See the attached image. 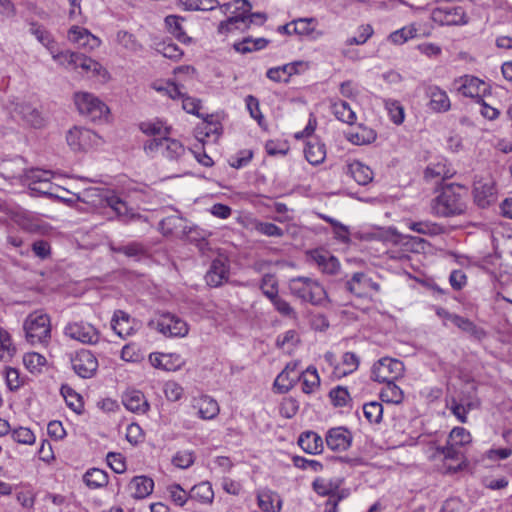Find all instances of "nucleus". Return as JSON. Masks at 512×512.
Listing matches in <instances>:
<instances>
[{
  "label": "nucleus",
  "instance_id": "1",
  "mask_svg": "<svg viewBox=\"0 0 512 512\" xmlns=\"http://www.w3.org/2000/svg\"><path fill=\"white\" fill-rule=\"evenodd\" d=\"M288 287L293 296L312 305H320L327 298V293L323 286L311 277H294L289 280Z\"/></svg>",
  "mask_w": 512,
  "mask_h": 512
},
{
  "label": "nucleus",
  "instance_id": "2",
  "mask_svg": "<svg viewBox=\"0 0 512 512\" xmlns=\"http://www.w3.org/2000/svg\"><path fill=\"white\" fill-rule=\"evenodd\" d=\"M24 330L31 344H46L51 338L50 317L42 311H35L26 318Z\"/></svg>",
  "mask_w": 512,
  "mask_h": 512
},
{
  "label": "nucleus",
  "instance_id": "3",
  "mask_svg": "<svg viewBox=\"0 0 512 512\" xmlns=\"http://www.w3.org/2000/svg\"><path fill=\"white\" fill-rule=\"evenodd\" d=\"M432 213L439 217H451L460 215L465 210V204L461 195L456 193L451 185L432 200Z\"/></svg>",
  "mask_w": 512,
  "mask_h": 512
},
{
  "label": "nucleus",
  "instance_id": "4",
  "mask_svg": "<svg viewBox=\"0 0 512 512\" xmlns=\"http://www.w3.org/2000/svg\"><path fill=\"white\" fill-rule=\"evenodd\" d=\"M148 155L160 154L170 161H179L186 155L183 144L169 137L153 138L144 144Z\"/></svg>",
  "mask_w": 512,
  "mask_h": 512
},
{
  "label": "nucleus",
  "instance_id": "5",
  "mask_svg": "<svg viewBox=\"0 0 512 512\" xmlns=\"http://www.w3.org/2000/svg\"><path fill=\"white\" fill-rule=\"evenodd\" d=\"M160 229L165 235L187 236L191 240L205 239L211 234L197 226L188 227L186 221L177 215L164 218L160 222Z\"/></svg>",
  "mask_w": 512,
  "mask_h": 512
},
{
  "label": "nucleus",
  "instance_id": "6",
  "mask_svg": "<svg viewBox=\"0 0 512 512\" xmlns=\"http://www.w3.org/2000/svg\"><path fill=\"white\" fill-rule=\"evenodd\" d=\"M151 329H155L166 337H184L188 333L187 323L178 316L164 313L152 319L148 323Z\"/></svg>",
  "mask_w": 512,
  "mask_h": 512
},
{
  "label": "nucleus",
  "instance_id": "7",
  "mask_svg": "<svg viewBox=\"0 0 512 512\" xmlns=\"http://www.w3.org/2000/svg\"><path fill=\"white\" fill-rule=\"evenodd\" d=\"M404 371L405 368L402 361L384 357L373 365L371 378L380 383L391 382L402 377Z\"/></svg>",
  "mask_w": 512,
  "mask_h": 512
},
{
  "label": "nucleus",
  "instance_id": "8",
  "mask_svg": "<svg viewBox=\"0 0 512 512\" xmlns=\"http://www.w3.org/2000/svg\"><path fill=\"white\" fill-rule=\"evenodd\" d=\"M66 337L71 340L78 341L84 345H96L101 333L92 324L84 321H71L68 322L63 330Z\"/></svg>",
  "mask_w": 512,
  "mask_h": 512
},
{
  "label": "nucleus",
  "instance_id": "9",
  "mask_svg": "<svg viewBox=\"0 0 512 512\" xmlns=\"http://www.w3.org/2000/svg\"><path fill=\"white\" fill-rule=\"evenodd\" d=\"M74 99L78 111L93 121L106 117L109 112L107 105L91 93H76Z\"/></svg>",
  "mask_w": 512,
  "mask_h": 512
},
{
  "label": "nucleus",
  "instance_id": "10",
  "mask_svg": "<svg viewBox=\"0 0 512 512\" xmlns=\"http://www.w3.org/2000/svg\"><path fill=\"white\" fill-rule=\"evenodd\" d=\"M69 147L75 152H85L101 144V138L92 130L74 126L66 135Z\"/></svg>",
  "mask_w": 512,
  "mask_h": 512
},
{
  "label": "nucleus",
  "instance_id": "11",
  "mask_svg": "<svg viewBox=\"0 0 512 512\" xmlns=\"http://www.w3.org/2000/svg\"><path fill=\"white\" fill-rule=\"evenodd\" d=\"M53 58L59 61L64 60L75 69L81 68L86 73H92L93 75L103 77L107 74V71L100 63L80 53L64 51L53 55Z\"/></svg>",
  "mask_w": 512,
  "mask_h": 512
},
{
  "label": "nucleus",
  "instance_id": "12",
  "mask_svg": "<svg viewBox=\"0 0 512 512\" xmlns=\"http://www.w3.org/2000/svg\"><path fill=\"white\" fill-rule=\"evenodd\" d=\"M345 289L357 297H367L372 291L379 292L380 285L367 273L355 272L345 281Z\"/></svg>",
  "mask_w": 512,
  "mask_h": 512
},
{
  "label": "nucleus",
  "instance_id": "13",
  "mask_svg": "<svg viewBox=\"0 0 512 512\" xmlns=\"http://www.w3.org/2000/svg\"><path fill=\"white\" fill-rule=\"evenodd\" d=\"M453 85L459 94L477 99V102L482 101V95L487 90L486 83L473 75L460 76L454 80Z\"/></svg>",
  "mask_w": 512,
  "mask_h": 512
},
{
  "label": "nucleus",
  "instance_id": "14",
  "mask_svg": "<svg viewBox=\"0 0 512 512\" xmlns=\"http://www.w3.org/2000/svg\"><path fill=\"white\" fill-rule=\"evenodd\" d=\"M71 364L74 372L84 379L93 377L98 369L97 358L87 349L77 351L71 358Z\"/></svg>",
  "mask_w": 512,
  "mask_h": 512
},
{
  "label": "nucleus",
  "instance_id": "15",
  "mask_svg": "<svg viewBox=\"0 0 512 512\" xmlns=\"http://www.w3.org/2000/svg\"><path fill=\"white\" fill-rule=\"evenodd\" d=\"M474 201L480 208H486L496 202L497 192L495 181L490 178H480L474 182Z\"/></svg>",
  "mask_w": 512,
  "mask_h": 512
},
{
  "label": "nucleus",
  "instance_id": "16",
  "mask_svg": "<svg viewBox=\"0 0 512 512\" xmlns=\"http://www.w3.org/2000/svg\"><path fill=\"white\" fill-rule=\"evenodd\" d=\"M439 451L444 457V467L446 473H455L465 467L464 454L458 446L453 445L450 441H448L447 445L441 448Z\"/></svg>",
  "mask_w": 512,
  "mask_h": 512
},
{
  "label": "nucleus",
  "instance_id": "17",
  "mask_svg": "<svg viewBox=\"0 0 512 512\" xmlns=\"http://www.w3.org/2000/svg\"><path fill=\"white\" fill-rule=\"evenodd\" d=\"M149 362L154 368L164 371H176L185 364L184 358L178 353H151Z\"/></svg>",
  "mask_w": 512,
  "mask_h": 512
},
{
  "label": "nucleus",
  "instance_id": "18",
  "mask_svg": "<svg viewBox=\"0 0 512 512\" xmlns=\"http://www.w3.org/2000/svg\"><path fill=\"white\" fill-rule=\"evenodd\" d=\"M229 264L224 258H217L213 260L209 270L205 275L206 283L212 287H218L229 278Z\"/></svg>",
  "mask_w": 512,
  "mask_h": 512
},
{
  "label": "nucleus",
  "instance_id": "19",
  "mask_svg": "<svg viewBox=\"0 0 512 512\" xmlns=\"http://www.w3.org/2000/svg\"><path fill=\"white\" fill-rule=\"evenodd\" d=\"M68 38L71 42L88 51L98 48L101 40L93 35L89 30L79 26H73L68 32Z\"/></svg>",
  "mask_w": 512,
  "mask_h": 512
},
{
  "label": "nucleus",
  "instance_id": "20",
  "mask_svg": "<svg viewBox=\"0 0 512 512\" xmlns=\"http://www.w3.org/2000/svg\"><path fill=\"white\" fill-rule=\"evenodd\" d=\"M438 314L444 316L447 320L452 322L455 326H457L463 332L469 334L474 339L481 340L486 336V333L482 328L476 326L467 318L456 314H451L445 310L438 311Z\"/></svg>",
  "mask_w": 512,
  "mask_h": 512
},
{
  "label": "nucleus",
  "instance_id": "21",
  "mask_svg": "<svg viewBox=\"0 0 512 512\" xmlns=\"http://www.w3.org/2000/svg\"><path fill=\"white\" fill-rule=\"evenodd\" d=\"M327 446L334 451H345L352 443L351 433L344 427L331 428L326 435Z\"/></svg>",
  "mask_w": 512,
  "mask_h": 512
},
{
  "label": "nucleus",
  "instance_id": "22",
  "mask_svg": "<svg viewBox=\"0 0 512 512\" xmlns=\"http://www.w3.org/2000/svg\"><path fill=\"white\" fill-rule=\"evenodd\" d=\"M426 96L429 98V108L435 112H447L451 107V102L446 91L439 86H428Z\"/></svg>",
  "mask_w": 512,
  "mask_h": 512
},
{
  "label": "nucleus",
  "instance_id": "23",
  "mask_svg": "<svg viewBox=\"0 0 512 512\" xmlns=\"http://www.w3.org/2000/svg\"><path fill=\"white\" fill-rule=\"evenodd\" d=\"M221 14L225 16H238L245 20V24L248 27L253 23L252 19H248V13L251 11V4L247 0H234L233 2H228L224 4H220L218 7Z\"/></svg>",
  "mask_w": 512,
  "mask_h": 512
},
{
  "label": "nucleus",
  "instance_id": "24",
  "mask_svg": "<svg viewBox=\"0 0 512 512\" xmlns=\"http://www.w3.org/2000/svg\"><path fill=\"white\" fill-rule=\"evenodd\" d=\"M133 322L128 313L116 310L111 320V328L119 337L126 338L134 333Z\"/></svg>",
  "mask_w": 512,
  "mask_h": 512
},
{
  "label": "nucleus",
  "instance_id": "25",
  "mask_svg": "<svg viewBox=\"0 0 512 512\" xmlns=\"http://www.w3.org/2000/svg\"><path fill=\"white\" fill-rule=\"evenodd\" d=\"M123 404L131 412L145 413L149 409V404L144 394L139 390H129L123 395Z\"/></svg>",
  "mask_w": 512,
  "mask_h": 512
},
{
  "label": "nucleus",
  "instance_id": "26",
  "mask_svg": "<svg viewBox=\"0 0 512 512\" xmlns=\"http://www.w3.org/2000/svg\"><path fill=\"white\" fill-rule=\"evenodd\" d=\"M293 32L300 36H310L316 40L324 35L323 31L316 30L317 19L314 17L298 18L292 21Z\"/></svg>",
  "mask_w": 512,
  "mask_h": 512
},
{
  "label": "nucleus",
  "instance_id": "27",
  "mask_svg": "<svg viewBox=\"0 0 512 512\" xmlns=\"http://www.w3.org/2000/svg\"><path fill=\"white\" fill-rule=\"evenodd\" d=\"M129 491L135 499H143L149 496L154 488V482L146 476H135L129 483Z\"/></svg>",
  "mask_w": 512,
  "mask_h": 512
},
{
  "label": "nucleus",
  "instance_id": "28",
  "mask_svg": "<svg viewBox=\"0 0 512 512\" xmlns=\"http://www.w3.org/2000/svg\"><path fill=\"white\" fill-rule=\"evenodd\" d=\"M264 295L269 298L274 308L284 317L296 319L297 313L294 308L285 299L277 295V288L271 285V290H264Z\"/></svg>",
  "mask_w": 512,
  "mask_h": 512
},
{
  "label": "nucleus",
  "instance_id": "29",
  "mask_svg": "<svg viewBox=\"0 0 512 512\" xmlns=\"http://www.w3.org/2000/svg\"><path fill=\"white\" fill-rule=\"evenodd\" d=\"M348 173L359 185L369 184L374 177L371 168L360 161H353L348 165Z\"/></svg>",
  "mask_w": 512,
  "mask_h": 512
},
{
  "label": "nucleus",
  "instance_id": "30",
  "mask_svg": "<svg viewBox=\"0 0 512 512\" xmlns=\"http://www.w3.org/2000/svg\"><path fill=\"white\" fill-rule=\"evenodd\" d=\"M304 154L310 164L319 165L326 158L325 145L317 139L309 140L306 142Z\"/></svg>",
  "mask_w": 512,
  "mask_h": 512
},
{
  "label": "nucleus",
  "instance_id": "31",
  "mask_svg": "<svg viewBox=\"0 0 512 512\" xmlns=\"http://www.w3.org/2000/svg\"><path fill=\"white\" fill-rule=\"evenodd\" d=\"M299 446L309 454H318L323 449V440L316 432L307 431L300 435Z\"/></svg>",
  "mask_w": 512,
  "mask_h": 512
},
{
  "label": "nucleus",
  "instance_id": "32",
  "mask_svg": "<svg viewBox=\"0 0 512 512\" xmlns=\"http://www.w3.org/2000/svg\"><path fill=\"white\" fill-rule=\"evenodd\" d=\"M258 506L264 512H279L281 501L278 496L270 490H262L257 494Z\"/></svg>",
  "mask_w": 512,
  "mask_h": 512
},
{
  "label": "nucleus",
  "instance_id": "33",
  "mask_svg": "<svg viewBox=\"0 0 512 512\" xmlns=\"http://www.w3.org/2000/svg\"><path fill=\"white\" fill-rule=\"evenodd\" d=\"M332 113L335 117L348 125H353L356 122V114L351 109L350 105L345 101H336L331 104Z\"/></svg>",
  "mask_w": 512,
  "mask_h": 512
},
{
  "label": "nucleus",
  "instance_id": "34",
  "mask_svg": "<svg viewBox=\"0 0 512 512\" xmlns=\"http://www.w3.org/2000/svg\"><path fill=\"white\" fill-rule=\"evenodd\" d=\"M139 128L144 134L154 138L167 137L170 134V127L159 119L143 121L139 124Z\"/></svg>",
  "mask_w": 512,
  "mask_h": 512
},
{
  "label": "nucleus",
  "instance_id": "35",
  "mask_svg": "<svg viewBox=\"0 0 512 512\" xmlns=\"http://www.w3.org/2000/svg\"><path fill=\"white\" fill-rule=\"evenodd\" d=\"M199 417L204 420L215 418L219 413L218 403L209 396H202L197 401Z\"/></svg>",
  "mask_w": 512,
  "mask_h": 512
},
{
  "label": "nucleus",
  "instance_id": "36",
  "mask_svg": "<svg viewBox=\"0 0 512 512\" xmlns=\"http://www.w3.org/2000/svg\"><path fill=\"white\" fill-rule=\"evenodd\" d=\"M299 380L302 382V391L306 394L313 393L320 386V377L314 366H309L302 372Z\"/></svg>",
  "mask_w": 512,
  "mask_h": 512
},
{
  "label": "nucleus",
  "instance_id": "37",
  "mask_svg": "<svg viewBox=\"0 0 512 512\" xmlns=\"http://www.w3.org/2000/svg\"><path fill=\"white\" fill-rule=\"evenodd\" d=\"M410 230L428 236H437L445 232L444 226L432 221L409 222Z\"/></svg>",
  "mask_w": 512,
  "mask_h": 512
},
{
  "label": "nucleus",
  "instance_id": "38",
  "mask_svg": "<svg viewBox=\"0 0 512 512\" xmlns=\"http://www.w3.org/2000/svg\"><path fill=\"white\" fill-rule=\"evenodd\" d=\"M250 27L245 24V20L238 16H228L226 20H223L219 23L217 27V32L220 35H228L230 33L235 32L236 30L239 31H246Z\"/></svg>",
  "mask_w": 512,
  "mask_h": 512
},
{
  "label": "nucleus",
  "instance_id": "39",
  "mask_svg": "<svg viewBox=\"0 0 512 512\" xmlns=\"http://www.w3.org/2000/svg\"><path fill=\"white\" fill-rule=\"evenodd\" d=\"M83 481L91 489L104 487L108 483V475L98 468L89 469L83 476Z\"/></svg>",
  "mask_w": 512,
  "mask_h": 512
},
{
  "label": "nucleus",
  "instance_id": "40",
  "mask_svg": "<svg viewBox=\"0 0 512 512\" xmlns=\"http://www.w3.org/2000/svg\"><path fill=\"white\" fill-rule=\"evenodd\" d=\"M385 383L386 385L380 392L381 400L390 404H400L404 398L401 388L395 384V381Z\"/></svg>",
  "mask_w": 512,
  "mask_h": 512
},
{
  "label": "nucleus",
  "instance_id": "41",
  "mask_svg": "<svg viewBox=\"0 0 512 512\" xmlns=\"http://www.w3.org/2000/svg\"><path fill=\"white\" fill-rule=\"evenodd\" d=\"M24 172V163L21 158L4 162L0 165V174L5 179L21 178Z\"/></svg>",
  "mask_w": 512,
  "mask_h": 512
},
{
  "label": "nucleus",
  "instance_id": "42",
  "mask_svg": "<svg viewBox=\"0 0 512 512\" xmlns=\"http://www.w3.org/2000/svg\"><path fill=\"white\" fill-rule=\"evenodd\" d=\"M183 19L170 15L165 18V23L168 27L169 32L182 43H189L191 38L185 33L182 27Z\"/></svg>",
  "mask_w": 512,
  "mask_h": 512
},
{
  "label": "nucleus",
  "instance_id": "43",
  "mask_svg": "<svg viewBox=\"0 0 512 512\" xmlns=\"http://www.w3.org/2000/svg\"><path fill=\"white\" fill-rule=\"evenodd\" d=\"M268 43L269 40L265 38L252 39L250 37H247L243 39L241 42L235 43L233 47L237 52L241 54H246L253 51L261 50L265 48L268 45Z\"/></svg>",
  "mask_w": 512,
  "mask_h": 512
},
{
  "label": "nucleus",
  "instance_id": "44",
  "mask_svg": "<svg viewBox=\"0 0 512 512\" xmlns=\"http://www.w3.org/2000/svg\"><path fill=\"white\" fill-rule=\"evenodd\" d=\"M359 366V358L353 352H346L342 356L341 365L335 367V373L338 376H345L353 373Z\"/></svg>",
  "mask_w": 512,
  "mask_h": 512
},
{
  "label": "nucleus",
  "instance_id": "45",
  "mask_svg": "<svg viewBox=\"0 0 512 512\" xmlns=\"http://www.w3.org/2000/svg\"><path fill=\"white\" fill-rule=\"evenodd\" d=\"M191 499L198 500L202 503H210L214 498V492L209 482H201L195 485L189 494Z\"/></svg>",
  "mask_w": 512,
  "mask_h": 512
},
{
  "label": "nucleus",
  "instance_id": "46",
  "mask_svg": "<svg viewBox=\"0 0 512 512\" xmlns=\"http://www.w3.org/2000/svg\"><path fill=\"white\" fill-rule=\"evenodd\" d=\"M455 174L454 170L448 167L446 161L430 164L425 170L426 178L449 179Z\"/></svg>",
  "mask_w": 512,
  "mask_h": 512
},
{
  "label": "nucleus",
  "instance_id": "47",
  "mask_svg": "<svg viewBox=\"0 0 512 512\" xmlns=\"http://www.w3.org/2000/svg\"><path fill=\"white\" fill-rule=\"evenodd\" d=\"M376 139L373 129L360 125L354 133H351L349 140L355 145H366Z\"/></svg>",
  "mask_w": 512,
  "mask_h": 512
},
{
  "label": "nucleus",
  "instance_id": "48",
  "mask_svg": "<svg viewBox=\"0 0 512 512\" xmlns=\"http://www.w3.org/2000/svg\"><path fill=\"white\" fill-rule=\"evenodd\" d=\"M296 72L294 64H286L281 67L270 68L267 77L274 82H287L291 75Z\"/></svg>",
  "mask_w": 512,
  "mask_h": 512
},
{
  "label": "nucleus",
  "instance_id": "49",
  "mask_svg": "<svg viewBox=\"0 0 512 512\" xmlns=\"http://www.w3.org/2000/svg\"><path fill=\"white\" fill-rule=\"evenodd\" d=\"M19 108V113L28 124L35 128H40L44 125V118L36 108L26 104L21 105Z\"/></svg>",
  "mask_w": 512,
  "mask_h": 512
},
{
  "label": "nucleus",
  "instance_id": "50",
  "mask_svg": "<svg viewBox=\"0 0 512 512\" xmlns=\"http://www.w3.org/2000/svg\"><path fill=\"white\" fill-rule=\"evenodd\" d=\"M103 201L109 206L118 216L129 215V207L118 195L109 193L104 196Z\"/></svg>",
  "mask_w": 512,
  "mask_h": 512
},
{
  "label": "nucleus",
  "instance_id": "51",
  "mask_svg": "<svg viewBox=\"0 0 512 512\" xmlns=\"http://www.w3.org/2000/svg\"><path fill=\"white\" fill-rule=\"evenodd\" d=\"M15 351L10 334L0 327V360L11 359Z\"/></svg>",
  "mask_w": 512,
  "mask_h": 512
},
{
  "label": "nucleus",
  "instance_id": "52",
  "mask_svg": "<svg viewBox=\"0 0 512 512\" xmlns=\"http://www.w3.org/2000/svg\"><path fill=\"white\" fill-rule=\"evenodd\" d=\"M186 10L211 11L220 6L218 0H181Z\"/></svg>",
  "mask_w": 512,
  "mask_h": 512
},
{
  "label": "nucleus",
  "instance_id": "53",
  "mask_svg": "<svg viewBox=\"0 0 512 512\" xmlns=\"http://www.w3.org/2000/svg\"><path fill=\"white\" fill-rule=\"evenodd\" d=\"M116 42L130 52H137L141 49V45L136 40L135 36L127 31H118L116 34Z\"/></svg>",
  "mask_w": 512,
  "mask_h": 512
},
{
  "label": "nucleus",
  "instance_id": "54",
  "mask_svg": "<svg viewBox=\"0 0 512 512\" xmlns=\"http://www.w3.org/2000/svg\"><path fill=\"white\" fill-rule=\"evenodd\" d=\"M289 369L290 364H287L274 381V388L279 393H287L294 385V378H290Z\"/></svg>",
  "mask_w": 512,
  "mask_h": 512
},
{
  "label": "nucleus",
  "instance_id": "55",
  "mask_svg": "<svg viewBox=\"0 0 512 512\" xmlns=\"http://www.w3.org/2000/svg\"><path fill=\"white\" fill-rule=\"evenodd\" d=\"M363 413L370 423H379L383 415V406L377 401L366 403L363 406Z\"/></svg>",
  "mask_w": 512,
  "mask_h": 512
},
{
  "label": "nucleus",
  "instance_id": "56",
  "mask_svg": "<svg viewBox=\"0 0 512 512\" xmlns=\"http://www.w3.org/2000/svg\"><path fill=\"white\" fill-rule=\"evenodd\" d=\"M384 105L393 123L399 125L404 121V108L400 102L393 99H385Z\"/></svg>",
  "mask_w": 512,
  "mask_h": 512
},
{
  "label": "nucleus",
  "instance_id": "57",
  "mask_svg": "<svg viewBox=\"0 0 512 512\" xmlns=\"http://www.w3.org/2000/svg\"><path fill=\"white\" fill-rule=\"evenodd\" d=\"M254 230L257 233L265 235L267 237L278 238L284 235V231L280 227L270 222L255 221Z\"/></svg>",
  "mask_w": 512,
  "mask_h": 512
},
{
  "label": "nucleus",
  "instance_id": "58",
  "mask_svg": "<svg viewBox=\"0 0 512 512\" xmlns=\"http://www.w3.org/2000/svg\"><path fill=\"white\" fill-rule=\"evenodd\" d=\"M25 367L32 373L39 372L46 363V358L39 353H26L23 357Z\"/></svg>",
  "mask_w": 512,
  "mask_h": 512
},
{
  "label": "nucleus",
  "instance_id": "59",
  "mask_svg": "<svg viewBox=\"0 0 512 512\" xmlns=\"http://www.w3.org/2000/svg\"><path fill=\"white\" fill-rule=\"evenodd\" d=\"M471 440L472 438L469 431L463 427L453 428L448 438V441H450L453 445L458 446L459 448L469 444Z\"/></svg>",
  "mask_w": 512,
  "mask_h": 512
},
{
  "label": "nucleus",
  "instance_id": "60",
  "mask_svg": "<svg viewBox=\"0 0 512 512\" xmlns=\"http://www.w3.org/2000/svg\"><path fill=\"white\" fill-rule=\"evenodd\" d=\"M468 17L462 7H454L446 12L445 23L447 25H465Z\"/></svg>",
  "mask_w": 512,
  "mask_h": 512
},
{
  "label": "nucleus",
  "instance_id": "61",
  "mask_svg": "<svg viewBox=\"0 0 512 512\" xmlns=\"http://www.w3.org/2000/svg\"><path fill=\"white\" fill-rule=\"evenodd\" d=\"M219 134L220 124L218 122H204L196 129V137L200 142H203L206 137L211 135H216L217 137Z\"/></svg>",
  "mask_w": 512,
  "mask_h": 512
},
{
  "label": "nucleus",
  "instance_id": "62",
  "mask_svg": "<svg viewBox=\"0 0 512 512\" xmlns=\"http://www.w3.org/2000/svg\"><path fill=\"white\" fill-rule=\"evenodd\" d=\"M31 33L37 38V40L43 44L45 47H47L53 55L54 54V45L55 42L51 38L50 34L43 29L41 26L38 25H32L30 28Z\"/></svg>",
  "mask_w": 512,
  "mask_h": 512
},
{
  "label": "nucleus",
  "instance_id": "63",
  "mask_svg": "<svg viewBox=\"0 0 512 512\" xmlns=\"http://www.w3.org/2000/svg\"><path fill=\"white\" fill-rule=\"evenodd\" d=\"M62 394L66 400L67 405L75 412L81 413L83 409L82 398L79 394L70 388H62Z\"/></svg>",
  "mask_w": 512,
  "mask_h": 512
},
{
  "label": "nucleus",
  "instance_id": "64",
  "mask_svg": "<svg viewBox=\"0 0 512 512\" xmlns=\"http://www.w3.org/2000/svg\"><path fill=\"white\" fill-rule=\"evenodd\" d=\"M416 29L413 27H403L399 30H396L392 32L389 35V40L397 45H401L408 41L409 39H412L415 36Z\"/></svg>",
  "mask_w": 512,
  "mask_h": 512
}]
</instances>
